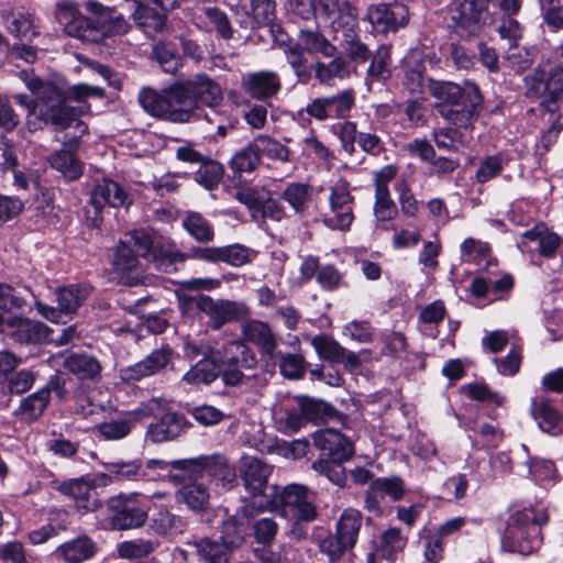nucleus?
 Here are the masks:
<instances>
[{"mask_svg":"<svg viewBox=\"0 0 563 563\" xmlns=\"http://www.w3.org/2000/svg\"><path fill=\"white\" fill-rule=\"evenodd\" d=\"M135 422L128 412L120 419H112L99 423L96 428L100 435L106 440L117 441L125 438L132 430Z\"/></svg>","mask_w":563,"mask_h":563,"instance_id":"obj_51","label":"nucleus"},{"mask_svg":"<svg viewBox=\"0 0 563 563\" xmlns=\"http://www.w3.org/2000/svg\"><path fill=\"white\" fill-rule=\"evenodd\" d=\"M548 521L544 516L542 520H538L529 510L517 511L511 515L507 521V527L501 540V547L508 552H516L522 555L531 554L539 545L538 539L517 540L523 534H538V526Z\"/></svg>","mask_w":563,"mask_h":563,"instance_id":"obj_4","label":"nucleus"},{"mask_svg":"<svg viewBox=\"0 0 563 563\" xmlns=\"http://www.w3.org/2000/svg\"><path fill=\"white\" fill-rule=\"evenodd\" d=\"M223 166L210 158H206L196 173V180L209 190L214 189L223 177Z\"/></svg>","mask_w":563,"mask_h":563,"instance_id":"obj_58","label":"nucleus"},{"mask_svg":"<svg viewBox=\"0 0 563 563\" xmlns=\"http://www.w3.org/2000/svg\"><path fill=\"white\" fill-rule=\"evenodd\" d=\"M363 522L362 512L354 508H346L340 515L336 525L335 533L339 536L343 543L352 550L357 541Z\"/></svg>","mask_w":563,"mask_h":563,"instance_id":"obj_35","label":"nucleus"},{"mask_svg":"<svg viewBox=\"0 0 563 563\" xmlns=\"http://www.w3.org/2000/svg\"><path fill=\"white\" fill-rule=\"evenodd\" d=\"M107 509L110 525L114 530L140 528L147 518L145 509L134 495L119 494L109 498Z\"/></svg>","mask_w":563,"mask_h":563,"instance_id":"obj_9","label":"nucleus"},{"mask_svg":"<svg viewBox=\"0 0 563 563\" xmlns=\"http://www.w3.org/2000/svg\"><path fill=\"white\" fill-rule=\"evenodd\" d=\"M261 163L258 150L255 147V139L244 148L236 152L230 161V167L234 173H251Z\"/></svg>","mask_w":563,"mask_h":563,"instance_id":"obj_48","label":"nucleus"},{"mask_svg":"<svg viewBox=\"0 0 563 563\" xmlns=\"http://www.w3.org/2000/svg\"><path fill=\"white\" fill-rule=\"evenodd\" d=\"M309 488L300 484L283 487L276 498L265 504L266 509H282L291 514L296 521L312 522L318 518V509Z\"/></svg>","mask_w":563,"mask_h":563,"instance_id":"obj_5","label":"nucleus"},{"mask_svg":"<svg viewBox=\"0 0 563 563\" xmlns=\"http://www.w3.org/2000/svg\"><path fill=\"white\" fill-rule=\"evenodd\" d=\"M197 110L200 107L214 108L223 101L220 85L205 73H197L186 80H180Z\"/></svg>","mask_w":563,"mask_h":563,"instance_id":"obj_15","label":"nucleus"},{"mask_svg":"<svg viewBox=\"0 0 563 563\" xmlns=\"http://www.w3.org/2000/svg\"><path fill=\"white\" fill-rule=\"evenodd\" d=\"M314 76L321 85H330L335 78H347L350 76L349 62L338 53L329 63L318 60L314 64Z\"/></svg>","mask_w":563,"mask_h":563,"instance_id":"obj_42","label":"nucleus"},{"mask_svg":"<svg viewBox=\"0 0 563 563\" xmlns=\"http://www.w3.org/2000/svg\"><path fill=\"white\" fill-rule=\"evenodd\" d=\"M298 404L306 420L314 423L325 422L338 415L334 407L323 400L301 396Z\"/></svg>","mask_w":563,"mask_h":563,"instance_id":"obj_44","label":"nucleus"},{"mask_svg":"<svg viewBox=\"0 0 563 563\" xmlns=\"http://www.w3.org/2000/svg\"><path fill=\"white\" fill-rule=\"evenodd\" d=\"M250 526L254 540L263 547H271L279 531V525L274 517L254 518Z\"/></svg>","mask_w":563,"mask_h":563,"instance_id":"obj_50","label":"nucleus"},{"mask_svg":"<svg viewBox=\"0 0 563 563\" xmlns=\"http://www.w3.org/2000/svg\"><path fill=\"white\" fill-rule=\"evenodd\" d=\"M198 556L205 563H227L228 552L223 542L202 539L195 543Z\"/></svg>","mask_w":563,"mask_h":563,"instance_id":"obj_54","label":"nucleus"},{"mask_svg":"<svg viewBox=\"0 0 563 563\" xmlns=\"http://www.w3.org/2000/svg\"><path fill=\"white\" fill-rule=\"evenodd\" d=\"M274 0H251V13L241 24L246 29L272 25L275 20Z\"/></svg>","mask_w":563,"mask_h":563,"instance_id":"obj_45","label":"nucleus"},{"mask_svg":"<svg viewBox=\"0 0 563 563\" xmlns=\"http://www.w3.org/2000/svg\"><path fill=\"white\" fill-rule=\"evenodd\" d=\"M147 467H158L159 470H175L181 474L174 475L175 478L188 477L195 478L207 474L220 482L223 486L231 485L236 479L234 468L229 465L227 459L221 455L199 456L187 460H176L165 462L161 460H151L147 462Z\"/></svg>","mask_w":563,"mask_h":563,"instance_id":"obj_3","label":"nucleus"},{"mask_svg":"<svg viewBox=\"0 0 563 563\" xmlns=\"http://www.w3.org/2000/svg\"><path fill=\"white\" fill-rule=\"evenodd\" d=\"M178 503L185 504L190 510L201 512L207 509L210 492L203 483L191 482L183 485L176 493Z\"/></svg>","mask_w":563,"mask_h":563,"instance_id":"obj_37","label":"nucleus"},{"mask_svg":"<svg viewBox=\"0 0 563 563\" xmlns=\"http://www.w3.org/2000/svg\"><path fill=\"white\" fill-rule=\"evenodd\" d=\"M79 143L80 135H74L63 143L62 150L49 157L51 166L68 180L78 179L82 174V165L75 155Z\"/></svg>","mask_w":563,"mask_h":563,"instance_id":"obj_23","label":"nucleus"},{"mask_svg":"<svg viewBox=\"0 0 563 563\" xmlns=\"http://www.w3.org/2000/svg\"><path fill=\"white\" fill-rule=\"evenodd\" d=\"M242 88L251 98L266 100L279 92L282 82L275 71L262 70L244 76Z\"/></svg>","mask_w":563,"mask_h":563,"instance_id":"obj_24","label":"nucleus"},{"mask_svg":"<svg viewBox=\"0 0 563 563\" xmlns=\"http://www.w3.org/2000/svg\"><path fill=\"white\" fill-rule=\"evenodd\" d=\"M266 196L264 189L243 187L235 192L234 198L249 209L253 219L257 220V211Z\"/></svg>","mask_w":563,"mask_h":563,"instance_id":"obj_63","label":"nucleus"},{"mask_svg":"<svg viewBox=\"0 0 563 563\" xmlns=\"http://www.w3.org/2000/svg\"><path fill=\"white\" fill-rule=\"evenodd\" d=\"M365 20L376 33H395L408 24L409 10L399 2L372 4L367 9Z\"/></svg>","mask_w":563,"mask_h":563,"instance_id":"obj_13","label":"nucleus"},{"mask_svg":"<svg viewBox=\"0 0 563 563\" xmlns=\"http://www.w3.org/2000/svg\"><path fill=\"white\" fill-rule=\"evenodd\" d=\"M91 287L89 285H68L58 288L56 291L58 309L64 313H71L77 310L89 297Z\"/></svg>","mask_w":563,"mask_h":563,"instance_id":"obj_41","label":"nucleus"},{"mask_svg":"<svg viewBox=\"0 0 563 563\" xmlns=\"http://www.w3.org/2000/svg\"><path fill=\"white\" fill-rule=\"evenodd\" d=\"M66 563H81L95 554V543L88 537H79L60 544L56 552Z\"/></svg>","mask_w":563,"mask_h":563,"instance_id":"obj_40","label":"nucleus"},{"mask_svg":"<svg viewBox=\"0 0 563 563\" xmlns=\"http://www.w3.org/2000/svg\"><path fill=\"white\" fill-rule=\"evenodd\" d=\"M489 0H463L453 21L461 36L474 35L481 27Z\"/></svg>","mask_w":563,"mask_h":563,"instance_id":"obj_22","label":"nucleus"},{"mask_svg":"<svg viewBox=\"0 0 563 563\" xmlns=\"http://www.w3.org/2000/svg\"><path fill=\"white\" fill-rule=\"evenodd\" d=\"M139 102L151 115L174 123H187L198 111L180 80L162 92L143 88L139 93Z\"/></svg>","mask_w":563,"mask_h":563,"instance_id":"obj_2","label":"nucleus"},{"mask_svg":"<svg viewBox=\"0 0 563 563\" xmlns=\"http://www.w3.org/2000/svg\"><path fill=\"white\" fill-rule=\"evenodd\" d=\"M32 88L40 95L43 102L38 120L46 125L49 124L55 131H64L75 124L82 135L87 132V125L79 120L82 109H77L69 104L70 100H84L88 97L102 98L104 90L98 86H89L78 84L73 86L68 93H65L59 87L51 81L49 85H41L33 82Z\"/></svg>","mask_w":563,"mask_h":563,"instance_id":"obj_1","label":"nucleus"},{"mask_svg":"<svg viewBox=\"0 0 563 563\" xmlns=\"http://www.w3.org/2000/svg\"><path fill=\"white\" fill-rule=\"evenodd\" d=\"M59 492L75 500L76 509L86 514L99 508L95 488L84 479H71L59 485Z\"/></svg>","mask_w":563,"mask_h":563,"instance_id":"obj_30","label":"nucleus"},{"mask_svg":"<svg viewBox=\"0 0 563 563\" xmlns=\"http://www.w3.org/2000/svg\"><path fill=\"white\" fill-rule=\"evenodd\" d=\"M284 53L298 80L303 84L308 82L311 77V71L308 67V59L303 55L305 52L294 44L287 45Z\"/></svg>","mask_w":563,"mask_h":563,"instance_id":"obj_60","label":"nucleus"},{"mask_svg":"<svg viewBox=\"0 0 563 563\" xmlns=\"http://www.w3.org/2000/svg\"><path fill=\"white\" fill-rule=\"evenodd\" d=\"M189 426L184 415L166 412L157 422L150 424L146 437L153 443L170 441L181 435Z\"/></svg>","mask_w":563,"mask_h":563,"instance_id":"obj_26","label":"nucleus"},{"mask_svg":"<svg viewBox=\"0 0 563 563\" xmlns=\"http://www.w3.org/2000/svg\"><path fill=\"white\" fill-rule=\"evenodd\" d=\"M63 367L81 382H97L101 377V362L88 353H69L63 356Z\"/></svg>","mask_w":563,"mask_h":563,"instance_id":"obj_27","label":"nucleus"},{"mask_svg":"<svg viewBox=\"0 0 563 563\" xmlns=\"http://www.w3.org/2000/svg\"><path fill=\"white\" fill-rule=\"evenodd\" d=\"M128 202V194L124 188L111 180L98 181L90 191L89 207L93 209L92 223L97 225L99 216L106 206L119 208Z\"/></svg>","mask_w":563,"mask_h":563,"instance_id":"obj_18","label":"nucleus"},{"mask_svg":"<svg viewBox=\"0 0 563 563\" xmlns=\"http://www.w3.org/2000/svg\"><path fill=\"white\" fill-rule=\"evenodd\" d=\"M426 65L418 54H410L404 60L402 85L412 97L423 92Z\"/></svg>","mask_w":563,"mask_h":563,"instance_id":"obj_38","label":"nucleus"},{"mask_svg":"<svg viewBox=\"0 0 563 563\" xmlns=\"http://www.w3.org/2000/svg\"><path fill=\"white\" fill-rule=\"evenodd\" d=\"M85 5L87 11L98 16V21H100V31L104 32L103 36L107 34H125L130 31V23L122 14L117 13L114 10L106 8L96 1H87Z\"/></svg>","mask_w":563,"mask_h":563,"instance_id":"obj_31","label":"nucleus"},{"mask_svg":"<svg viewBox=\"0 0 563 563\" xmlns=\"http://www.w3.org/2000/svg\"><path fill=\"white\" fill-rule=\"evenodd\" d=\"M314 445L334 461H349L354 454L353 443L334 429H321L312 434Z\"/></svg>","mask_w":563,"mask_h":563,"instance_id":"obj_21","label":"nucleus"},{"mask_svg":"<svg viewBox=\"0 0 563 563\" xmlns=\"http://www.w3.org/2000/svg\"><path fill=\"white\" fill-rule=\"evenodd\" d=\"M0 19L5 30L15 38L31 40L38 35L34 14L23 10H2Z\"/></svg>","mask_w":563,"mask_h":563,"instance_id":"obj_28","label":"nucleus"},{"mask_svg":"<svg viewBox=\"0 0 563 563\" xmlns=\"http://www.w3.org/2000/svg\"><path fill=\"white\" fill-rule=\"evenodd\" d=\"M198 311L207 318V324L213 330H219L227 323L235 322L250 314L247 306L243 302L222 298H212L200 295L194 299Z\"/></svg>","mask_w":563,"mask_h":563,"instance_id":"obj_7","label":"nucleus"},{"mask_svg":"<svg viewBox=\"0 0 563 563\" xmlns=\"http://www.w3.org/2000/svg\"><path fill=\"white\" fill-rule=\"evenodd\" d=\"M273 467L256 456H243L239 473L245 490L252 496H263Z\"/></svg>","mask_w":563,"mask_h":563,"instance_id":"obj_16","label":"nucleus"},{"mask_svg":"<svg viewBox=\"0 0 563 563\" xmlns=\"http://www.w3.org/2000/svg\"><path fill=\"white\" fill-rule=\"evenodd\" d=\"M344 462L321 457L312 462L311 467L318 474L325 476L334 485L344 487L346 484L345 468L342 465Z\"/></svg>","mask_w":563,"mask_h":563,"instance_id":"obj_49","label":"nucleus"},{"mask_svg":"<svg viewBox=\"0 0 563 563\" xmlns=\"http://www.w3.org/2000/svg\"><path fill=\"white\" fill-rule=\"evenodd\" d=\"M280 198L289 205L295 213H303L312 199V187L303 183L288 184Z\"/></svg>","mask_w":563,"mask_h":563,"instance_id":"obj_46","label":"nucleus"},{"mask_svg":"<svg viewBox=\"0 0 563 563\" xmlns=\"http://www.w3.org/2000/svg\"><path fill=\"white\" fill-rule=\"evenodd\" d=\"M56 20L71 37L86 42H99L103 37L98 18L92 20L84 16L70 0H59L56 4Z\"/></svg>","mask_w":563,"mask_h":563,"instance_id":"obj_6","label":"nucleus"},{"mask_svg":"<svg viewBox=\"0 0 563 563\" xmlns=\"http://www.w3.org/2000/svg\"><path fill=\"white\" fill-rule=\"evenodd\" d=\"M221 365L254 369L257 365L255 352L240 340L231 341L217 350L216 358Z\"/></svg>","mask_w":563,"mask_h":563,"instance_id":"obj_29","label":"nucleus"},{"mask_svg":"<svg viewBox=\"0 0 563 563\" xmlns=\"http://www.w3.org/2000/svg\"><path fill=\"white\" fill-rule=\"evenodd\" d=\"M132 18L134 23L146 34L162 32L167 22L165 11L161 12L143 2H136Z\"/></svg>","mask_w":563,"mask_h":563,"instance_id":"obj_36","label":"nucleus"},{"mask_svg":"<svg viewBox=\"0 0 563 563\" xmlns=\"http://www.w3.org/2000/svg\"><path fill=\"white\" fill-rule=\"evenodd\" d=\"M33 82H35L36 85L37 84H41V85H49L51 81L48 80H43L41 79L40 77H27L25 79V85L26 87L29 88V90L32 92V95L34 96L33 98H31L30 96L25 95V93H16L13 96V100L24 107L27 111V117H33L35 114H40V110H41V107L43 104V102L40 100V95L32 88V85Z\"/></svg>","mask_w":563,"mask_h":563,"instance_id":"obj_59","label":"nucleus"},{"mask_svg":"<svg viewBox=\"0 0 563 563\" xmlns=\"http://www.w3.org/2000/svg\"><path fill=\"white\" fill-rule=\"evenodd\" d=\"M316 13H320L332 26L353 32L357 22V11L347 1L339 0H314Z\"/></svg>","mask_w":563,"mask_h":563,"instance_id":"obj_20","label":"nucleus"},{"mask_svg":"<svg viewBox=\"0 0 563 563\" xmlns=\"http://www.w3.org/2000/svg\"><path fill=\"white\" fill-rule=\"evenodd\" d=\"M0 334L19 344H36L47 339L48 328L22 316L5 317L0 313Z\"/></svg>","mask_w":563,"mask_h":563,"instance_id":"obj_10","label":"nucleus"},{"mask_svg":"<svg viewBox=\"0 0 563 563\" xmlns=\"http://www.w3.org/2000/svg\"><path fill=\"white\" fill-rule=\"evenodd\" d=\"M47 405V391L38 390L23 399L20 411L23 419L33 421L42 416Z\"/></svg>","mask_w":563,"mask_h":563,"instance_id":"obj_62","label":"nucleus"},{"mask_svg":"<svg viewBox=\"0 0 563 563\" xmlns=\"http://www.w3.org/2000/svg\"><path fill=\"white\" fill-rule=\"evenodd\" d=\"M522 238L531 242H538L539 252L544 257H552L560 245L559 235L545 229L534 228L528 230L523 233Z\"/></svg>","mask_w":563,"mask_h":563,"instance_id":"obj_52","label":"nucleus"},{"mask_svg":"<svg viewBox=\"0 0 563 563\" xmlns=\"http://www.w3.org/2000/svg\"><path fill=\"white\" fill-rule=\"evenodd\" d=\"M172 349L164 346L154 350L144 360L120 369V378L125 383L137 382L163 371L172 361Z\"/></svg>","mask_w":563,"mask_h":563,"instance_id":"obj_19","label":"nucleus"},{"mask_svg":"<svg viewBox=\"0 0 563 563\" xmlns=\"http://www.w3.org/2000/svg\"><path fill=\"white\" fill-rule=\"evenodd\" d=\"M329 203L331 214L324 219V223L331 229L349 230L354 220V197L346 180H339L329 188Z\"/></svg>","mask_w":563,"mask_h":563,"instance_id":"obj_11","label":"nucleus"},{"mask_svg":"<svg viewBox=\"0 0 563 563\" xmlns=\"http://www.w3.org/2000/svg\"><path fill=\"white\" fill-rule=\"evenodd\" d=\"M296 45L303 52L319 53L324 57H333L338 53L336 47L318 29H300Z\"/></svg>","mask_w":563,"mask_h":563,"instance_id":"obj_34","label":"nucleus"},{"mask_svg":"<svg viewBox=\"0 0 563 563\" xmlns=\"http://www.w3.org/2000/svg\"><path fill=\"white\" fill-rule=\"evenodd\" d=\"M483 96L475 82L466 84V97L448 108L443 106L440 115L459 129L470 128L482 110Z\"/></svg>","mask_w":563,"mask_h":563,"instance_id":"obj_12","label":"nucleus"},{"mask_svg":"<svg viewBox=\"0 0 563 563\" xmlns=\"http://www.w3.org/2000/svg\"><path fill=\"white\" fill-rule=\"evenodd\" d=\"M219 361L213 357L202 358L184 375L188 384H210L219 377Z\"/></svg>","mask_w":563,"mask_h":563,"instance_id":"obj_47","label":"nucleus"},{"mask_svg":"<svg viewBox=\"0 0 563 563\" xmlns=\"http://www.w3.org/2000/svg\"><path fill=\"white\" fill-rule=\"evenodd\" d=\"M241 330L243 338L258 346L263 356L274 360L277 338L267 322L251 319L242 324Z\"/></svg>","mask_w":563,"mask_h":563,"instance_id":"obj_25","label":"nucleus"},{"mask_svg":"<svg viewBox=\"0 0 563 563\" xmlns=\"http://www.w3.org/2000/svg\"><path fill=\"white\" fill-rule=\"evenodd\" d=\"M311 345L318 356L324 361L343 364L346 369L354 371L362 366V360L355 352L347 351L335 339L328 334L314 335Z\"/></svg>","mask_w":563,"mask_h":563,"instance_id":"obj_17","label":"nucleus"},{"mask_svg":"<svg viewBox=\"0 0 563 563\" xmlns=\"http://www.w3.org/2000/svg\"><path fill=\"white\" fill-rule=\"evenodd\" d=\"M181 227L198 243H210L214 239L213 225L197 211H186L181 219Z\"/></svg>","mask_w":563,"mask_h":563,"instance_id":"obj_39","label":"nucleus"},{"mask_svg":"<svg viewBox=\"0 0 563 563\" xmlns=\"http://www.w3.org/2000/svg\"><path fill=\"white\" fill-rule=\"evenodd\" d=\"M325 99L331 119H345L354 107L355 93L352 89H346Z\"/></svg>","mask_w":563,"mask_h":563,"instance_id":"obj_56","label":"nucleus"},{"mask_svg":"<svg viewBox=\"0 0 563 563\" xmlns=\"http://www.w3.org/2000/svg\"><path fill=\"white\" fill-rule=\"evenodd\" d=\"M279 360L280 373L289 379H300L306 372V361L301 354L275 352V357Z\"/></svg>","mask_w":563,"mask_h":563,"instance_id":"obj_57","label":"nucleus"},{"mask_svg":"<svg viewBox=\"0 0 563 563\" xmlns=\"http://www.w3.org/2000/svg\"><path fill=\"white\" fill-rule=\"evenodd\" d=\"M374 214L378 221L391 220L397 214V207L390 199L388 187L376 186Z\"/></svg>","mask_w":563,"mask_h":563,"instance_id":"obj_61","label":"nucleus"},{"mask_svg":"<svg viewBox=\"0 0 563 563\" xmlns=\"http://www.w3.org/2000/svg\"><path fill=\"white\" fill-rule=\"evenodd\" d=\"M563 96V66L558 65L545 71V99L541 104L550 112L552 117L555 113L556 102Z\"/></svg>","mask_w":563,"mask_h":563,"instance_id":"obj_43","label":"nucleus"},{"mask_svg":"<svg viewBox=\"0 0 563 563\" xmlns=\"http://www.w3.org/2000/svg\"><path fill=\"white\" fill-rule=\"evenodd\" d=\"M266 510L264 503L256 504L254 500L244 498L235 514L229 515L221 523V540L231 549L240 548L250 528V521Z\"/></svg>","mask_w":563,"mask_h":563,"instance_id":"obj_8","label":"nucleus"},{"mask_svg":"<svg viewBox=\"0 0 563 563\" xmlns=\"http://www.w3.org/2000/svg\"><path fill=\"white\" fill-rule=\"evenodd\" d=\"M470 82L465 80L463 86L455 84L453 81H443V80H429V90L433 98L438 100L435 103V110L440 114V110L443 106H448L450 108L451 104L462 100L466 97V84Z\"/></svg>","mask_w":563,"mask_h":563,"instance_id":"obj_32","label":"nucleus"},{"mask_svg":"<svg viewBox=\"0 0 563 563\" xmlns=\"http://www.w3.org/2000/svg\"><path fill=\"white\" fill-rule=\"evenodd\" d=\"M157 545L158 542L137 539L119 543L117 551L122 559L140 560L154 552Z\"/></svg>","mask_w":563,"mask_h":563,"instance_id":"obj_55","label":"nucleus"},{"mask_svg":"<svg viewBox=\"0 0 563 563\" xmlns=\"http://www.w3.org/2000/svg\"><path fill=\"white\" fill-rule=\"evenodd\" d=\"M255 147L258 150L260 157L265 155L271 159L282 163L289 162L290 159L289 148L268 135H257L255 137Z\"/></svg>","mask_w":563,"mask_h":563,"instance_id":"obj_53","label":"nucleus"},{"mask_svg":"<svg viewBox=\"0 0 563 563\" xmlns=\"http://www.w3.org/2000/svg\"><path fill=\"white\" fill-rule=\"evenodd\" d=\"M531 416L538 422L543 432L556 434V428L563 419L561 415L547 397H536L531 401Z\"/></svg>","mask_w":563,"mask_h":563,"instance_id":"obj_33","label":"nucleus"},{"mask_svg":"<svg viewBox=\"0 0 563 563\" xmlns=\"http://www.w3.org/2000/svg\"><path fill=\"white\" fill-rule=\"evenodd\" d=\"M196 260L208 263H225L232 267H241L252 262L254 252L243 244H230L224 246L194 247Z\"/></svg>","mask_w":563,"mask_h":563,"instance_id":"obj_14","label":"nucleus"},{"mask_svg":"<svg viewBox=\"0 0 563 563\" xmlns=\"http://www.w3.org/2000/svg\"><path fill=\"white\" fill-rule=\"evenodd\" d=\"M390 54L387 47H379L373 55L367 75L375 80H386L390 77Z\"/></svg>","mask_w":563,"mask_h":563,"instance_id":"obj_64","label":"nucleus"}]
</instances>
